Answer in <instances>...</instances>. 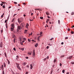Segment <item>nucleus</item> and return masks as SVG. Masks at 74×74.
<instances>
[{
  "label": "nucleus",
  "instance_id": "obj_9",
  "mask_svg": "<svg viewBox=\"0 0 74 74\" xmlns=\"http://www.w3.org/2000/svg\"><path fill=\"white\" fill-rule=\"evenodd\" d=\"M16 60H19V56H16Z\"/></svg>",
  "mask_w": 74,
  "mask_h": 74
},
{
  "label": "nucleus",
  "instance_id": "obj_57",
  "mask_svg": "<svg viewBox=\"0 0 74 74\" xmlns=\"http://www.w3.org/2000/svg\"><path fill=\"white\" fill-rule=\"evenodd\" d=\"M49 58V57L48 56H47L46 58V59L47 58V59H48V58Z\"/></svg>",
  "mask_w": 74,
  "mask_h": 74
},
{
  "label": "nucleus",
  "instance_id": "obj_28",
  "mask_svg": "<svg viewBox=\"0 0 74 74\" xmlns=\"http://www.w3.org/2000/svg\"><path fill=\"white\" fill-rule=\"evenodd\" d=\"M8 64H10V61H9L8 60Z\"/></svg>",
  "mask_w": 74,
  "mask_h": 74
},
{
  "label": "nucleus",
  "instance_id": "obj_4",
  "mask_svg": "<svg viewBox=\"0 0 74 74\" xmlns=\"http://www.w3.org/2000/svg\"><path fill=\"white\" fill-rule=\"evenodd\" d=\"M3 42H1L0 44V47L1 48H3Z\"/></svg>",
  "mask_w": 74,
  "mask_h": 74
},
{
  "label": "nucleus",
  "instance_id": "obj_60",
  "mask_svg": "<svg viewBox=\"0 0 74 74\" xmlns=\"http://www.w3.org/2000/svg\"><path fill=\"white\" fill-rule=\"evenodd\" d=\"M64 44V43H63V42H62L61 43V45H63V44Z\"/></svg>",
  "mask_w": 74,
  "mask_h": 74
},
{
  "label": "nucleus",
  "instance_id": "obj_62",
  "mask_svg": "<svg viewBox=\"0 0 74 74\" xmlns=\"http://www.w3.org/2000/svg\"><path fill=\"white\" fill-rule=\"evenodd\" d=\"M1 18H3V15H2L1 16Z\"/></svg>",
  "mask_w": 74,
  "mask_h": 74
},
{
  "label": "nucleus",
  "instance_id": "obj_3",
  "mask_svg": "<svg viewBox=\"0 0 74 74\" xmlns=\"http://www.w3.org/2000/svg\"><path fill=\"white\" fill-rule=\"evenodd\" d=\"M35 50L34 49L33 50V58H34L35 57Z\"/></svg>",
  "mask_w": 74,
  "mask_h": 74
},
{
  "label": "nucleus",
  "instance_id": "obj_1",
  "mask_svg": "<svg viewBox=\"0 0 74 74\" xmlns=\"http://www.w3.org/2000/svg\"><path fill=\"white\" fill-rule=\"evenodd\" d=\"M16 64L17 68H18L20 70H21V68L19 67V64L16 63Z\"/></svg>",
  "mask_w": 74,
  "mask_h": 74
},
{
  "label": "nucleus",
  "instance_id": "obj_19",
  "mask_svg": "<svg viewBox=\"0 0 74 74\" xmlns=\"http://www.w3.org/2000/svg\"><path fill=\"white\" fill-rule=\"evenodd\" d=\"M21 50L22 51H24V48H21Z\"/></svg>",
  "mask_w": 74,
  "mask_h": 74
},
{
  "label": "nucleus",
  "instance_id": "obj_11",
  "mask_svg": "<svg viewBox=\"0 0 74 74\" xmlns=\"http://www.w3.org/2000/svg\"><path fill=\"white\" fill-rule=\"evenodd\" d=\"M30 66H31V69H33V66H32V64H30Z\"/></svg>",
  "mask_w": 74,
  "mask_h": 74
},
{
  "label": "nucleus",
  "instance_id": "obj_45",
  "mask_svg": "<svg viewBox=\"0 0 74 74\" xmlns=\"http://www.w3.org/2000/svg\"><path fill=\"white\" fill-rule=\"evenodd\" d=\"M50 46H51L52 45V44H48Z\"/></svg>",
  "mask_w": 74,
  "mask_h": 74
},
{
  "label": "nucleus",
  "instance_id": "obj_47",
  "mask_svg": "<svg viewBox=\"0 0 74 74\" xmlns=\"http://www.w3.org/2000/svg\"><path fill=\"white\" fill-rule=\"evenodd\" d=\"M0 5H1V6H3V3H1L0 4Z\"/></svg>",
  "mask_w": 74,
  "mask_h": 74
},
{
  "label": "nucleus",
  "instance_id": "obj_64",
  "mask_svg": "<svg viewBox=\"0 0 74 74\" xmlns=\"http://www.w3.org/2000/svg\"><path fill=\"white\" fill-rule=\"evenodd\" d=\"M66 74H69V72H67L66 73Z\"/></svg>",
  "mask_w": 74,
  "mask_h": 74
},
{
  "label": "nucleus",
  "instance_id": "obj_5",
  "mask_svg": "<svg viewBox=\"0 0 74 74\" xmlns=\"http://www.w3.org/2000/svg\"><path fill=\"white\" fill-rule=\"evenodd\" d=\"M18 22H19V23H21L22 22V21H21V19L18 18Z\"/></svg>",
  "mask_w": 74,
  "mask_h": 74
},
{
  "label": "nucleus",
  "instance_id": "obj_63",
  "mask_svg": "<svg viewBox=\"0 0 74 74\" xmlns=\"http://www.w3.org/2000/svg\"><path fill=\"white\" fill-rule=\"evenodd\" d=\"M12 72L13 74H15V73H14V72H13V71H12Z\"/></svg>",
  "mask_w": 74,
  "mask_h": 74
},
{
  "label": "nucleus",
  "instance_id": "obj_26",
  "mask_svg": "<svg viewBox=\"0 0 74 74\" xmlns=\"http://www.w3.org/2000/svg\"><path fill=\"white\" fill-rule=\"evenodd\" d=\"M5 56L6 57V58L7 57V55H6V53H5Z\"/></svg>",
  "mask_w": 74,
  "mask_h": 74
},
{
  "label": "nucleus",
  "instance_id": "obj_16",
  "mask_svg": "<svg viewBox=\"0 0 74 74\" xmlns=\"http://www.w3.org/2000/svg\"><path fill=\"white\" fill-rule=\"evenodd\" d=\"M16 36H15V34H13V36L12 37V38H15Z\"/></svg>",
  "mask_w": 74,
  "mask_h": 74
},
{
  "label": "nucleus",
  "instance_id": "obj_32",
  "mask_svg": "<svg viewBox=\"0 0 74 74\" xmlns=\"http://www.w3.org/2000/svg\"><path fill=\"white\" fill-rule=\"evenodd\" d=\"M9 18H10V14H9L8 17V18H7L8 20V19H9Z\"/></svg>",
  "mask_w": 74,
  "mask_h": 74
},
{
  "label": "nucleus",
  "instance_id": "obj_8",
  "mask_svg": "<svg viewBox=\"0 0 74 74\" xmlns=\"http://www.w3.org/2000/svg\"><path fill=\"white\" fill-rule=\"evenodd\" d=\"M38 36V37L37 38V40L38 41H40V36Z\"/></svg>",
  "mask_w": 74,
  "mask_h": 74
},
{
  "label": "nucleus",
  "instance_id": "obj_23",
  "mask_svg": "<svg viewBox=\"0 0 74 74\" xmlns=\"http://www.w3.org/2000/svg\"><path fill=\"white\" fill-rule=\"evenodd\" d=\"M14 19H15L14 18L13 19H12V22H14Z\"/></svg>",
  "mask_w": 74,
  "mask_h": 74
},
{
  "label": "nucleus",
  "instance_id": "obj_59",
  "mask_svg": "<svg viewBox=\"0 0 74 74\" xmlns=\"http://www.w3.org/2000/svg\"><path fill=\"white\" fill-rule=\"evenodd\" d=\"M55 66V65H53L52 66V67H54Z\"/></svg>",
  "mask_w": 74,
  "mask_h": 74
},
{
  "label": "nucleus",
  "instance_id": "obj_41",
  "mask_svg": "<svg viewBox=\"0 0 74 74\" xmlns=\"http://www.w3.org/2000/svg\"><path fill=\"white\" fill-rule=\"evenodd\" d=\"M28 41H29V42H30V41H31V40H30L29 39H28Z\"/></svg>",
  "mask_w": 74,
  "mask_h": 74
},
{
  "label": "nucleus",
  "instance_id": "obj_31",
  "mask_svg": "<svg viewBox=\"0 0 74 74\" xmlns=\"http://www.w3.org/2000/svg\"><path fill=\"white\" fill-rule=\"evenodd\" d=\"M13 50L14 51H16V49L15 48V47H14V48H13Z\"/></svg>",
  "mask_w": 74,
  "mask_h": 74
},
{
  "label": "nucleus",
  "instance_id": "obj_21",
  "mask_svg": "<svg viewBox=\"0 0 74 74\" xmlns=\"http://www.w3.org/2000/svg\"><path fill=\"white\" fill-rule=\"evenodd\" d=\"M64 72H65V70H64L63 69L62 70V72L63 73H64Z\"/></svg>",
  "mask_w": 74,
  "mask_h": 74
},
{
  "label": "nucleus",
  "instance_id": "obj_55",
  "mask_svg": "<svg viewBox=\"0 0 74 74\" xmlns=\"http://www.w3.org/2000/svg\"><path fill=\"white\" fill-rule=\"evenodd\" d=\"M25 27L26 28H27L28 27L27 26V25L25 26Z\"/></svg>",
  "mask_w": 74,
  "mask_h": 74
},
{
  "label": "nucleus",
  "instance_id": "obj_46",
  "mask_svg": "<svg viewBox=\"0 0 74 74\" xmlns=\"http://www.w3.org/2000/svg\"><path fill=\"white\" fill-rule=\"evenodd\" d=\"M23 4V5H26V3H24Z\"/></svg>",
  "mask_w": 74,
  "mask_h": 74
},
{
  "label": "nucleus",
  "instance_id": "obj_39",
  "mask_svg": "<svg viewBox=\"0 0 74 74\" xmlns=\"http://www.w3.org/2000/svg\"><path fill=\"white\" fill-rule=\"evenodd\" d=\"M14 3L15 4H17V2H14Z\"/></svg>",
  "mask_w": 74,
  "mask_h": 74
},
{
  "label": "nucleus",
  "instance_id": "obj_48",
  "mask_svg": "<svg viewBox=\"0 0 74 74\" xmlns=\"http://www.w3.org/2000/svg\"><path fill=\"white\" fill-rule=\"evenodd\" d=\"M62 64H61V63L60 64V66H62Z\"/></svg>",
  "mask_w": 74,
  "mask_h": 74
},
{
  "label": "nucleus",
  "instance_id": "obj_7",
  "mask_svg": "<svg viewBox=\"0 0 74 74\" xmlns=\"http://www.w3.org/2000/svg\"><path fill=\"white\" fill-rule=\"evenodd\" d=\"M73 58V56H70V57H69V58H67V59H71V58Z\"/></svg>",
  "mask_w": 74,
  "mask_h": 74
},
{
  "label": "nucleus",
  "instance_id": "obj_42",
  "mask_svg": "<svg viewBox=\"0 0 74 74\" xmlns=\"http://www.w3.org/2000/svg\"><path fill=\"white\" fill-rule=\"evenodd\" d=\"M28 73H29V72H26L25 73V74H28Z\"/></svg>",
  "mask_w": 74,
  "mask_h": 74
},
{
  "label": "nucleus",
  "instance_id": "obj_58",
  "mask_svg": "<svg viewBox=\"0 0 74 74\" xmlns=\"http://www.w3.org/2000/svg\"><path fill=\"white\" fill-rule=\"evenodd\" d=\"M71 63H72V64H74V62H71Z\"/></svg>",
  "mask_w": 74,
  "mask_h": 74
},
{
  "label": "nucleus",
  "instance_id": "obj_38",
  "mask_svg": "<svg viewBox=\"0 0 74 74\" xmlns=\"http://www.w3.org/2000/svg\"><path fill=\"white\" fill-rule=\"evenodd\" d=\"M28 54L30 55H32V53H28Z\"/></svg>",
  "mask_w": 74,
  "mask_h": 74
},
{
  "label": "nucleus",
  "instance_id": "obj_50",
  "mask_svg": "<svg viewBox=\"0 0 74 74\" xmlns=\"http://www.w3.org/2000/svg\"><path fill=\"white\" fill-rule=\"evenodd\" d=\"M20 44H21V45H23V42H21Z\"/></svg>",
  "mask_w": 74,
  "mask_h": 74
},
{
  "label": "nucleus",
  "instance_id": "obj_52",
  "mask_svg": "<svg viewBox=\"0 0 74 74\" xmlns=\"http://www.w3.org/2000/svg\"><path fill=\"white\" fill-rule=\"evenodd\" d=\"M47 60V58H46L44 59V61H45V60Z\"/></svg>",
  "mask_w": 74,
  "mask_h": 74
},
{
  "label": "nucleus",
  "instance_id": "obj_37",
  "mask_svg": "<svg viewBox=\"0 0 74 74\" xmlns=\"http://www.w3.org/2000/svg\"><path fill=\"white\" fill-rule=\"evenodd\" d=\"M71 32L72 34H74V33L73 31Z\"/></svg>",
  "mask_w": 74,
  "mask_h": 74
},
{
  "label": "nucleus",
  "instance_id": "obj_27",
  "mask_svg": "<svg viewBox=\"0 0 74 74\" xmlns=\"http://www.w3.org/2000/svg\"><path fill=\"white\" fill-rule=\"evenodd\" d=\"M3 65H2V66H1V67H2V70H3Z\"/></svg>",
  "mask_w": 74,
  "mask_h": 74
},
{
  "label": "nucleus",
  "instance_id": "obj_51",
  "mask_svg": "<svg viewBox=\"0 0 74 74\" xmlns=\"http://www.w3.org/2000/svg\"><path fill=\"white\" fill-rule=\"evenodd\" d=\"M70 28H68V29H67V30L68 31H70Z\"/></svg>",
  "mask_w": 74,
  "mask_h": 74
},
{
  "label": "nucleus",
  "instance_id": "obj_34",
  "mask_svg": "<svg viewBox=\"0 0 74 74\" xmlns=\"http://www.w3.org/2000/svg\"><path fill=\"white\" fill-rule=\"evenodd\" d=\"M53 72V71H51V73H50V74H52V73Z\"/></svg>",
  "mask_w": 74,
  "mask_h": 74
},
{
  "label": "nucleus",
  "instance_id": "obj_40",
  "mask_svg": "<svg viewBox=\"0 0 74 74\" xmlns=\"http://www.w3.org/2000/svg\"><path fill=\"white\" fill-rule=\"evenodd\" d=\"M2 74H5L4 73V71H3V72L2 73Z\"/></svg>",
  "mask_w": 74,
  "mask_h": 74
},
{
  "label": "nucleus",
  "instance_id": "obj_56",
  "mask_svg": "<svg viewBox=\"0 0 74 74\" xmlns=\"http://www.w3.org/2000/svg\"><path fill=\"white\" fill-rule=\"evenodd\" d=\"M11 8V6H9V7H8V9H10V8Z\"/></svg>",
  "mask_w": 74,
  "mask_h": 74
},
{
  "label": "nucleus",
  "instance_id": "obj_14",
  "mask_svg": "<svg viewBox=\"0 0 74 74\" xmlns=\"http://www.w3.org/2000/svg\"><path fill=\"white\" fill-rule=\"evenodd\" d=\"M38 43H37L36 45H35V47H37L38 46Z\"/></svg>",
  "mask_w": 74,
  "mask_h": 74
},
{
  "label": "nucleus",
  "instance_id": "obj_10",
  "mask_svg": "<svg viewBox=\"0 0 74 74\" xmlns=\"http://www.w3.org/2000/svg\"><path fill=\"white\" fill-rule=\"evenodd\" d=\"M26 64H27L26 62H23V66H25V65H26Z\"/></svg>",
  "mask_w": 74,
  "mask_h": 74
},
{
  "label": "nucleus",
  "instance_id": "obj_22",
  "mask_svg": "<svg viewBox=\"0 0 74 74\" xmlns=\"http://www.w3.org/2000/svg\"><path fill=\"white\" fill-rule=\"evenodd\" d=\"M46 14H47V15H49V13L48 12H47L46 13Z\"/></svg>",
  "mask_w": 74,
  "mask_h": 74
},
{
  "label": "nucleus",
  "instance_id": "obj_17",
  "mask_svg": "<svg viewBox=\"0 0 74 74\" xmlns=\"http://www.w3.org/2000/svg\"><path fill=\"white\" fill-rule=\"evenodd\" d=\"M58 24H60V20H58Z\"/></svg>",
  "mask_w": 74,
  "mask_h": 74
},
{
  "label": "nucleus",
  "instance_id": "obj_18",
  "mask_svg": "<svg viewBox=\"0 0 74 74\" xmlns=\"http://www.w3.org/2000/svg\"><path fill=\"white\" fill-rule=\"evenodd\" d=\"M74 14V12H72L71 13V15H73Z\"/></svg>",
  "mask_w": 74,
  "mask_h": 74
},
{
  "label": "nucleus",
  "instance_id": "obj_2",
  "mask_svg": "<svg viewBox=\"0 0 74 74\" xmlns=\"http://www.w3.org/2000/svg\"><path fill=\"white\" fill-rule=\"evenodd\" d=\"M22 28V27H21V26H18L17 27V32H19V30H21V29Z\"/></svg>",
  "mask_w": 74,
  "mask_h": 74
},
{
  "label": "nucleus",
  "instance_id": "obj_20",
  "mask_svg": "<svg viewBox=\"0 0 74 74\" xmlns=\"http://www.w3.org/2000/svg\"><path fill=\"white\" fill-rule=\"evenodd\" d=\"M56 62V60L54 59V60L53 63H55Z\"/></svg>",
  "mask_w": 74,
  "mask_h": 74
},
{
  "label": "nucleus",
  "instance_id": "obj_36",
  "mask_svg": "<svg viewBox=\"0 0 74 74\" xmlns=\"http://www.w3.org/2000/svg\"><path fill=\"white\" fill-rule=\"evenodd\" d=\"M53 39V38H51L50 39V41H52V40Z\"/></svg>",
  "mask_w": 74,
  "mask_h": 74
},
{
  "label": "nucleus",
  "instance_id": "obj_49",
  "mask_svg": "<svg viewBox=\"0 0 74 74\" xmlns=\"http://www.w3.org/2000/svg\"><path fill=\"white\" fill-rule=\"evenodd\" d=\"M64 57V55L62 56H61V58H63V57Z\"/></svg>",
  "mask_w": 74,
  "mask_h": 74
},
{
  "label": "nucleus",
  "instance_id": "obj_44",
  "mask_svg": "<svg viewBox=\"0 0 74 74\" xmlns=\"http://www.w3.org/2000/svg\"><path fill=\"white\" fill-rule=\"evenodd\" d=\"M2 4H5V2H2Z\"/></svg>",
  "mask_w": 74,
  "mask_h": 74
},
{
  "label": "nucleus",
  "instance_id": "obj_25",
  "mask_svg": "<svg viewBox=\"0 0 74 74\" xmlns=\"http://www.w3.org/2000/svg\"><path fill=\"white\" fill-rule=\"evenodd\" d=\"M2 7L3 8H5V5H3L2 6Z\"/></svg>",
  "mask_w": 74,
  "mask_h": 74
},
{
  "label": "nucleus",
  "instance_id": "obj_35",
  "mask_svg": "<svg viewBox=\"0 0 74 74\" xmlns=\"http://www.w3.org/2000/svg\"><path fill=\"white\" fill-rule=\"evenodd\" d=\"M49 19H47V21H46V22H48V21H49Z\"/></svg>",
  "mask_w": 74,
  "mask_h": 74
},
{
  "label": "nucleus",
  "instance_id": "obj_12",
  "mask_svg": "<svg viewBox=\"0 0 74 74\" xmlns=\"http://www.w3.org/2000/svg\"><path fill=\"white\" fill-rule=\"evenodd\" d=\"M21 25L22 26V27H24L23 25H24V23H21Z\"/></svg>",
  "mask_w": 74,
  "mask_h": 74
},
{
  "label": "nucleus",
  "instance_id": "obj_30",
  "mask_svg": "<svg viewBox=\"0 0 74 74\" xmlns=\"http://www.w3.org/2000/svg\"><path fill=\"white\" fill-rule=\"evenodd\" d=\"M42 34V32H41L40 33V35H41Z\"/></svg>",
  "mask_w": 74,
  "mask_h": 74
},
{
  "label": "nucleus",
  "instance_id": "obj_29",
  "mask_svg": "<svg viewBox=\"0 0 74 74\" xmlns=\"http://www.w3.org/2000/svg\"><path fill=\"white\" fill-rule=\"evenodd\" d=\"M40 19H43V17H40Z\"/></svg>",
  "mask_w": 74,
  "mask_h": 74
},
{
  "label": "nucleus",
  "instance_id": "obj_61",
  "mask_svg": "<svg viewBox=\"0 0 74 74\" xmlns=\"http://www.w3.org/2000/svg\"><path fill=\"white\" fill-rule=\"evenodd\" d=\"M65 39H68V37H67L65 38Z\"/></svg>",
  "mask_w": 74,
  "mask_h": 74
},
{
  "label": "nucleus",
  "instance_id": "obj_15",
  "mask_svg": "<svg viewBox=\"0 0 74 74\" xmlns=\"http://www.w3.org/2000/svg\"><path fill=\"white\" fill-rule=\"evenodd\" d=\"M5 26L6 27V28H8V26L7 25V23L6 24H5Z\"/></svg>",
  "mask_w": 74,
  "mask_h": 74
},
{
  "label": "nucleus",
  "instance_id": "obj_54",
  "mask_svg": "<svg viewBox=\"0 0 74 74\" xmlns=\"http://www.w3.org/2000/svg\"><path fill=\"white\" fill-rule=\"evenodd\" d=\"M27 67L28 68H29V65H27Z\"/></svg>",
  "mask_w": 74,
  "mask_h": 74
},
{
  "label": "nucleus",
  "instance_id": "obj_33",
  "mask_svg": "<svg viewBox=\"0 0 74 74\" xmlns=\"http://www.w3.org/2000/svg\"><path fill=\"white\" fill-rule=\"evenodd\" d=\"M15 40H16V39H15V38H14L13 40L14 41V42H15Z\"/></svg>",
  "mask_w": 74,
  "mask_h": 74
},
{
  "label": "nucleus",
  "instance_id": "obj_43",
  "mask_svg": "<svg viewBox=\"0 0 74 74\" xmlns=\"http://www.w3.org/2000/svg\"><path fill=\"white\" fill-rule=\"evenodd\" d=\"M49 46H47V47H46V48L47 49H48L49 48Z\"/></svg>",
  "mask_w": 74,
  "mask_h": 74
},
{
  "label": "nucleus",
  "instance_id": "obj_53",
  "mask_svg": "<svg viewBox=\"0 0 74 74\" xmlns=\"http://www.w3.org/2000/svg\"><path fill=\"white\" fill-rule=\"evenodd\" d=\"M0 68H1V69H0V70H1V69H3V68L2 67H1V66L0 67Z\"/></svg>",
  "mask_w": 74,
  "mask_h": 74
},
{
  "label": "nucleus",
  "instance_id": "obj_24",
  "mask_svg": "<svg viewBox=\"0 0 74 74\" xmlns=\"http://www.w3.org/2000/svg\"><path fill=\"white\" fill-rule=\"evenodd\" d=\"M6 67V65H5V63H4V67Z\"/></svg>",
  "mask_w": 74,
  "mask_h": 74
},
{
  "label": "nucleus",
  "instance_id": "obj_13",
  "mask_svg": "<svg viewBox=\"0 0 74 74\" xmlns=\"http://www.w3.org/2000/svg\"><path fill=\"white\" fill-rule=\"evenodd\" d=\"M11 31L12 32V31H13V30H14V28L11 27Z\"/></svg>",
  "mask_w": 74,
  "mask_h": 74
},
{
  "label": "nucleus",
  "instance_id": "obj_6",
  "mask_svg": "<svg viewBox=\"0 0 74 74\" xmlns=\"http://www.w3.org/2000/svg\"><path fill=\"white\" fill-rule=\"evenodd\" d=\"M11 27L13 28H15V25L13 23L12 24Z\"/></svg>",
  "mask_w": 74,
  "mask_h": 74
}]
</instances>
